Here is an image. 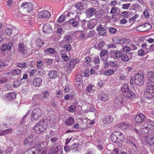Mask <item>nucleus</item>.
Listing matches in <instances>:
<instances>
[{
	"label": "nucleus",
	"instance_id": "nucleus-10",
	"mask_svg": "<svg viewBox=\"0 0 154 154\" xmlns=\"http://www.w3.org/2000/svg\"><path fill=\"white\" fill-rule=\"evenodd\" d=\"M18 51L22 55H27V50L23 43H19L18 46Z\"/></svg>",
	"mask_w": 154,
	"mask_h": 154
},
{
	"label": "nucleus",
	"instance_id": "nucleus-60",
	"mask_svg": "<svg viewBox=\"0 0 154 154\" xmlns=\"http://www.w3.org/2000/svg\"><path fill=\"white\" fill-rule=\"evenodd\" d=\"M131 50V48L130 47L126 46L123 48V52L126 53L128 52L129 51Z\"/></svg>",
	"mask_w": 154,
	"mask_h": 154
},
{
	"label": "nucleus",
	"instance_id": "nucleus-50",
	"mask_svg": "<svg viewBox=\"0 0 154 154\" xmlns=\"http://www.w3.org/2000/svg\"><path fill=\"white\" fill-rule=\"evenodd\" d=\"M114 56L117 58H120L121 56V52L120 51H117L115 52L114 53Z\"/></svg>",
	"mask_w": 154,
	"mask_h": 154
},
{
	"label": "nucleus",
	"instance_id": "nucleus-1",
	"mask_svg": "<svg viewBox=\"0 0 154 154\" xmlns=\"http://www.w3.org/2000/svg\"><path fill=\"white\" fill-rule=\"evenodd\" d=\"M47 127V122L44 120H42L34 127L35 132L37 134H40L44 132Z\"/></svg>",
	"mask_w": 154,
	"mask_h": 154
},
{
	"label": "nucleus",
	"instance_id": "nucleus-4",
	"mask_svg": "<svg viewBox=\"0 0 154 154\" xmlns=\"http://www.w3.org/2000/svg\"><path fill=\"white\" fill-rule=\"evenodd\" d=\"M80 21L79 16L76 15L74 18L69 19L67 23H68L72 27L76 28L79 26Z\"/></svg>",
	"mask_w": 154,
	"mask_h": 154
},
{
	"label": "nucleus",
	"instance_id": "nucleus-31",
	"mask_svg": "<svg viewBox=\"0 0 154 154\" xmlns=\"http://www.w3.org/2000/svg\"><path fill=\"white\" fill-rule=\"evenodd\" d=\"M74 123V120L72 117H69L65 121V123L67 125H71L73 124Z\"/></svg>",
	"mask_w": 154,
	"mask_h": 154
},
{
	"label": "nucleus",
	"instance_id": "nucleus-25",
	"mask_svg": "<svg viewBox=\"0 0 154 154\" xmlns=\"http://www.w3.org/2000/svg\"><path fill=\"white\" fill-rule=\"evenodd\" d=\"M48 76L51 79H54L57 77L58 72L55 70H52L48 73Z\"/></svg>",
	"mask_w": 154,
	"mask_h": 154
},
{
	"label": "nucleus",
	"instance_id": "nucleus-7",
	"mask_svg": "<svg viewBox=\"0 0 154 154\" xmlns=\"http://www.w3.org/2000/svg\"><path fill=\"white\" fill-rule=\"evenodd\" d=\"M21 7L23 9H25L28 12L31 11L33 9V7L31 3L24 2L21 5Z\"/></svg>",
	"mask_w": 154,
	"mask_h": 154
},
{
	"label": "nucleus",
	"instance_id": "nucleus-6",
	"mask_svg": "<svg viewBox=\"0 0 154 154\" xmlns=\"http://www.w3.org/2000/svg\"><path fill=\"white\" fill-rule=\"evenodd\" d=\"M123 103L122 98L118 96L115 99L113 103V106L117 109H119L123 106Z\"/></svg>",
	"mask_w": 154,
	"mask_h": 154
},
{
	"label": "nucleus",
	"instance_id": "nucleus-12",
	"mask_svg": "<svg viewBox=\"0 0 154 154\" xmlns=\"http://www.w3.org/2000/svg\"><path fill=\"white\" fill-rule=\"evenodd\" d=\"M43 31L46 34H50L52 32L53 30L51 26L49 24L47 23L43 26Z\"/></svg>",
	"mask_w": 154,
	"mask_h": 154
},
{
	"label": "nucleus",
	"instance_id": "nucleus-17",
	"mask_svg": "<svg viewBox=\"0 0 154 154\" xmlns=\"http://www.w3.org/2000/svg\"><path fill=\"white\" fill-rule=\"evenodd\" d=\"M34 140V135L30 134L25 139L23 143L24 145H29L32 143L33 142Z\"/></svg>",
	"mask_w": 154,
	"mask_h": 154
},
{
	"label": "nucleus",
	"instance_id": "nucleus-43",
	"mask_svg": "<svg viewBox=\"0 0 154 154\" xmlns=\"http://www.w3.org/2000/svg\"><path fill=\"white\" fill-rule=\"evenodd\" d=\"M110 66L113 67V68H117L119 67V65L117 63L115 62H110Z\"/></svg>",
	"mask_w": 154,
	"mask_h": 154
},
{
	"label": "nucleus",
	"instance_id": "nucleus-51",
	"mask_svg": "<svg viewBox=\"0 0 154 154\" xmlns=\"http://www.w3.org/2000/svg\"><path fill=\"white\" fill-rule=\"evenodd\" d=\"M139 4L137 3H136L133 4L131 6V9L133 10H135L136 9L139 8Z\"/></svg>",
	"mask_w": 154,
	"mask_h": 154
},
{
	"label": "nucleus",
	"instance_id": "nucleus-39",
	"mask_svg": "<svg viewBox=\"0 0 154 154\" xmlns=\"http://www.w3.org/2000/svg\"><path fill=\"white\" fill-rule=\"evenodd\" d=\"M7 97L8 100H12L16 98V94L14 93L10 92L9 93Z\"/></svg>",
	"mask_w": 154,
	"mask_h": 154
},
{
	"label": "nucleus",
	"instance_id": "nucleus-47",
	"mask_svg": "<svg viewBox=\"0 0 154 154\" xmlns=\"http://www.w3.org/2000/svg\"><path fill=\"white\" fill-rule=\"evenodd\" d=\"M126 143L128 144L131 146V144L133 145L134 146H136V145L135 144V142L131 139H128L126 141Z\"/></svg>",
	"mask_w": 154,
	"mask_h": 154
},
{
	"label": "nucleus",
	"instance_id": "nucleus-54",
	"mask_svg": "<svg viewBox=\"0 0 154 154\" xmlns=\"http://www.w3.org/2000/svg\"><path fill=\"white\" fill-rule=\"evenodd\" d=\"M105 43L103 41H101L98 44V47L100 49H102L105 46Z\"/></svg>",
	"mask_w": 154,
	"mask_h": 154
},
{
	"label": "nucleus",
	"instance_id": "nucleus-36",
	"mask_svg": "<svg viewBox=\"0 0 154 154\" xmlns=\"http://www.w3.org/2000/svg\"><path fill=\"white\" fill-rule=\"evenodd\" d=\"M147 77L148 78V79L152 80L154 77V71H149L147 74Z\"/></svg>",
	"mask_w": 154,
	"mask_h": 154
},
{
	"label": "nucleus",
	"instance_id": "nucleus-38",
	"mask_svg": "<svg viewBox=\"0 0 154 154\" xmlns=\"http://www.w3.org/2000/svg\"><path fill=\"white\" fill-rule=\"evenodd\" d=\"M129 90L128 86L126 83L123 84L121 87V90L123 94Z\"/></svg>",
	"mask_w": 154,
	"mask_h": 154
},
{
	"label": "nucleus",
	"instance_id": "nucleus-23",
	"mask_svg": "<svg viewBox=\"0 0 154 154\" xmlns=\"http://www.w3.org/2000/svg\"><path fill=\"white\" fill-rule=\"evenodd\" d=\"M79 143H74L70 146L71 151L73 152H79L80 150Z\"/></svg>",
	"mask_w": 154,
	"mask_h": 154
},
{
	"label": "nucleus",
	"instance_id": "nucleus-40",
	"mask_svg": "<svg viewBox=\"0 0 154 154\" xmlns=\"http://www.w3.org/2000/svg\"><path fill=\"white\" fill-rule=\"evenodd\" d=\"M17 66L19 68H26L29 66L26 64V63H17Z\"/></svg>",
	"mask_w": 154,
	"mask_h": 154
},
{
	"label": "nucleus",
	"instance_id": "nucleus-14",
	"mask_svg": "<svg viewBox=\"0 0 154 154\" xmlns=\"http://www.w3.org/2000/svg\"><path fill=\"white\" fill-rule=\"evenodd\" d=\"M96 9L94 8H90L87 9L86 11L87 17L90 18L94 15L96 13Z\"/></svg>",
	"mask_w": 154,
	"mask_h": 154
},
{
	"label": "nucleus",
	"instance_id": "nucleus-26",
	"mask_svg": "<svg viewBox=\"0 0 154 154\" xmlns=\"http://www.w3.org/2000/svg\"><path fill=\"white\" fill-rule=\"evenodd\" d=\"M94 90L93 89V86L90 84L88 85L86 87L85 91L87 94H92L94 93Z\"/></svg>",
	"mask_w": 154,
	"mask_h": 154
},
{
	"label": "nucleus",
	"instance_id": "nucleus-52",
	"mask_svg": "<svg viewBox=\"0 0 154 154\" xmlns=\"http://www.w3.org/2000/svg\"><path fill=\"white\" fill-rule=\"evenodd\" d=\"M45 61L47 65H49L51 64L53 62L52 60L50 59L46 58L45 60Z\"/></svg>",
	"mask_w": 154,
	"mask_h": 154
},
{
	"label": "nucleus",
	"instance_id": "nucleus-13",
	"mask_svg": "<svg viewBox=\"0 0 154 154\" xmlns=\"http://www.w3.org/2000/svg\"><path fill=\"white\" fill-rule=\"evenodd\" d=\"M132 57V54L131 53L122 54L121 56V60L124 62H127L130 60Z\"/></svg>",
	"mask_w": 154,
	"mask_h": 154
},
{
	"label": "nucleus",
	"instance_id": "nucleus-30",
	"mask_svg": "<svg viewBox=\"0 0 154 154\" xmlns=\"http://www.w3.org/2000/svg\"><path fill=\"white\" fill-rule=\"evenodd\" d=\"M65 50L64 49L61 50L60 53L61 54L62 58L65 61H66L69 59L68 57L66 55V53L64 52Z\"/></svg>",
	"mask_w": 154,
	"mask_h": 154
},
{
	"label": "nucleus",
	"instance_id": "nucleus-58",
	"mask_svg": "<svg viewBox=\"0 0 154 154\" xmlns=\"http://www.w3.org/2000/svg\"><path fill=\"white\" fill-rule=\"evenodd\" d=\"M145 53L144 51L142 49H140L138 51V55L140 56H142L145 54Z\"/></svg>",
	"mask_w": 154,
	"mask_h": 154
},
{
	"label": "nucleus",
	"instance_id": "nucleus-29",
	"mask_svg": "<svg viewBox=\"0 0 154 154\" xmlns=\"http://www.w3.org/2000/svg\"><path fill=\"white\" fill-rule=\"evenodd\" d=\"M84 4L83 2H79L75 5L74 8L80 10L84 9Z\"/></svg>",
	"mask_w": 154,
	"mask_h": 154
},
{
	"label": "nucleus",
	"instance_id": "nucleus-53",
	"mask_svg": "<svg viewBox=\"0 0 154 154\" xmlns=\"http://www.w3.org/2000/svg\"><path fill=\"white\" fill-rule=\"evenodd\" d=\"M43 62L41 61H38L37 63V66L38 68L41 69L42 67L43 66Z\"/></svg>",
	"mask_w": 154,
	"mask_h": 154
},
{
	"label": "nucleus",
	"instance_id": "nucleus-57",
	"mask_svg": "<svg viewBox=\"0 0 154 154\" xmlns=\"http://www.w3.org/2000/svg\"><path fill=\"white\" fill-rule=\"evenodd\" d=\"M128 126V124L124 123H122L120 125L121 128L124 129H127Z\"/></svg>",
	"mask_w": 154,
	"mask_h": 154
},
{
	"label": "nucleus",
	"instance_id": "nucleus-63",
	"mask_svg": "<svg viewBox=\"0 0 154 154\" xmlns=\"http://www.w3.org/2000/svg\"><path fill=\"white\" fill-rule=\"evenodd\" d=\"M130 3L123 4L122 5V8L123 9H128L130 6Z\"/></svg>",
	"mask_w": 154,
	"mask_h": 154
},
{
	"label": "nucleus",
	"instance_id": "nucleus-8",
	"mask_svg": "<svg viewBox=\"0 0 154 154\" xmlns=\"http://www.w3.org/2000/svg\"><path fill=\"white\" fill-rule=\"evenodd\" d=\"M42 151L40 149L36 147H31L26 151L24 154H42Z\"/></svg>",
	"mask_w": 154,
	"mask_h": 154
},
{
	"label": "nucleus",
	"instance_id": "nucleus-49",
	"mask_svg": "<svg viewBox=\"0 0 154 154\" xmlns=\"http://www.w3.org/2000/svg\"><path fill=\"white\" fill-rule=\"evenodd\" d=\"M47 51L50 54H53L55 52V50L52 48H48L45 50V51Z\"/></svg>",
	"mask_w": 154,
	"mask_h": 154
},
{
	"label": "nucleus",
	"instance_id": "nucleus-27",
	"mask_svg": "<svg viewBox=\"0 0 154 154\" xmlns=\"http://www.w3.org/2000/svg\"><path fill=\"white\" fill-rule=\"evenodd\" d=\"M114 119L111 116L105 117L103 120V122L105 124H108L111 123L113 121Z\"/></svg>",
	"mask_w": 154,
	"mask_h": 154
},
{
	"label": "nucleus",
	"instance_id": "nucleus-41",
	"mask_svg": "<svg viewBox=\"0 0 154 154\" xmlns=\"http://www.w3.org/2000/svg\"><path fill=\"white\" fill-rule=\"evenodd\" d=\"M114 73V70L112 69L106 70L105 72V74L106 76H109L112 75Z\"/></svg>",
	"mask_w": 154,
	"mask_h": 154
},
{
	"label": "nucleus",
	"instance_id": "nucleus-28",
	"mask_svg": "<svg viewBox=\"0 0 154 154\" xmlns=\"http://www.w3.org/2000/svg\"><path fill=\"white\" fill-rule=\"evenodd\" d=\"M145 141L150 146L154 145V137H148L146 138Z\"/></svg>",
	"mask_w": 154,
	"mask_h": 154
},
{
	"label": "nucleus",
	"instance_id": "nucleus-37",
	"mask_svg": "<svg viewBox=\"0 0 154 154\" xmlns=\"http://www.w3.org/2000/svg\"><path fill=\"white\" fill-rule=\"evenodd\" d=\"M54 149L51 152H55L57 151H59L60 150H62L61 146L59 144H55L53 147Z\"/></svg>",
	"mask_w": 154,
	"mask_h": 154
},
{
	"label": "nucleus",
	"instance_id": "nucleus-20",
	"mask_svg": "<svg viewBox=\"0 0 154 154\" xmlns=\"http://www.w3.org/2000/svg\"><path fill=\"white\" fill-rule=\"evenodd\" d=\"M97 98L100 100L105 101L108 100V97L107 94L103 92H100L97 95Z\"/></svg>",
	"mask_w": 154,
	"mask_h": 154
},
{
	"label": "nucleus",
	"instance_id": "nucleus-9",
	"mask_svg": "<svg viewBox=\"0 0 154 154\" xmlns=\"http://www.w3.org/2000/svg\"><path fill=\"white\" fill-rule=\"evenodd\" d=\"M142 129L144 130V131L147 132L149 131L150 133H153L154 131V126L149 123H145L142 127Z\"/></svg>",
	"mask_w": 154,
	"mask_h": 154
},
{
	"label": "nucleus",
	"instance_id": "nucleus-35",
	"mask_svg": "<svg viewBox=\"0 0 154 154\" xmlns=\"http://www.w3.org/2000/svg\"><path fill=\"white\" fill-rule=\"evenodd\" d=\"M140 26L142 27H144L145 28L144 29V31L149 30L152 27L151 25L148 23H145L143 25H141L139 26V27Z\"/></svg>",
	"mask_w": 154,
	"mask_h": 154
},
{
	"label": "nucleus",
	"instance_id": "nucleus-3",
	"mask_svg": "<svg viewBox=\"0 0 154 154\" xmlns=\"http://www.w3.org/2000/svg\"><path fill=\"white\" fill-rule=\"evenodd\" d=\"M134 82L137 85L142 86L144 84V79L143 74L137 73L134 77Z\"/></svg>",
	"mask_w": 154,
	"mask_h": 154
},
{
	"label": "nucleus",
	"instance_id": "nucleus-45",
	"mask_svg": "<svg viewBox=\"0 0 154 154\" xmlns=\"http://www.w3.org/2000/svg\"><path fill=\"white\" fill-rule=\"evenodd\" d=\"M141 46L144 50H146V52L149 51V49L151 47L150 46H148L147 44L146 43L142 44Z\"/></svg>",
	"mask_w": 154,
	"mask_h": 154
},
{
	"label": "nucleus",
	"instance_id": "nucleus-55",
	"mask_svg": "<svg viewBox=\"0 0 154 154\" xmlns=\"http://www.w3.org/2000/svg\"><path fill=\"white\" fill-rule=\"evenodd\" d=\"M6 33L8 35H10L12 32V29L10 28H6L5 30Z\"/></svg>",
	"mask_w": 154,
	"mask_h": 154
},
{
	"label": "nucleus",
	"instance_id": "nucleus-64",
	"mask_svg": "<svg viewBox=\"0 0 154 154\" xmlns=\"http://www.w3.org/2000/svg\"><path fill=\"white\" fill-rule=\"evenodd\" d=\"M48 154H62V150H59L55 152H50Z\"/></svg>",
	"mask_w": 154,
	"mask_h": 154
},
{
	"label": "nucleus",
	"instance_id": "nucleus-56",
	"mask_svg": "<svg viewBox=\"0 0 154 154\" xmlns=\"http://www.w3.org/2000/svg\"><path fill=\"white\" fill-rule=\"evenodd\" d=\"M108 51L106 50H103L100 53V55L101 57L104 56L106 55Z\"/></svg>",
	"mask_w": 154,
	"mask_h": 154
},
{
	"label": "nucleus",
	"instance_id": "nucleus-61",
	"mask_svg": "<svg viewBox=\"0 0 154 154\" xmlns=\"http://www.w3.org/2000/svg\"><path fill=\"white\" fill-rule=\"evenodd\" d=\"M21 71L18 69H14L13 70V75H18V74L20 73Z\"/></svg>",
	"mask_w": 154,
	"mask_h": 154
},
{
	"label": "nucleus",
	"instance_id": "nucleus-16",
	"mask_svg": "<svg viewBox=\"0 0 154 154\" xmlns=\"http://www.w3.org/2000/svg\"><path fill=\"white\" fill-rule=\"evenodd\" d=\"M97 23V21L96 19H93L90 20L87 23V27L91 29H93Z\"/></svg>",
	"mask_w": 154,
	"mask_h": 154
},
{
	"label": "nucleus",
	"instance_id": "nucleus-44",
	"mask_svg": "<svg viewBox=\"0 0 154 154\" xmlns=\"http://www.w3.org/2000/svg\"><path fill=\"white\" fill-rule=\"evenodd\" d=\"M36 43L37 45L40 47L42 46L44 44L43 42L39 39H37Z\"/></svg>",
	"mask_w": 154,
	"mask_h": 154
},
{
	"label": "nucleus",
	"instance_id": "nucleus-5",
	"mask_svg": "<svg viewBox=\"0 0 154 154\" xmlns=\"http://www.w3.org/2000/svg\"><path fill=\"white\" fill-rule=\"evenodd\" d=\"M42 110L39 108H36L32 112L31 116L32 121H34L39 119L42 115Z\"/></svg>",
	"mask_w": 154,
	"mask_h": 154
},
{
	"label": "nucleus",
	"instance_id": "nucleus-11",
	"mask_svg": "<svg viewBox=\"0 0 154 154\" xmlns=\"http://www.w3.org/2000/svg\"><path fill=\"white\" fill-rule=\"evenodd\" d=\"M39 18H49L51 17L50 12L47 10H42L39 12L38 14Z\"/></svg>",
	"mask_w": 154,
	"mask_h": 154
},
{
	"label": "nucleus",
	"instance_id": "nucleus-34",
	"mask_svg": "<svg viewBox=\"0 0 154 154\" xmlns=\"http://www.w3.org/2000/svg\"><path fill=\"white\" fill-rule=\"evenodd\" d=\"M43 98L42 96L40 94L34 95L32 97L33 100L37 101L42 100Z\"/></svg>",
	"mask_w": 154,
	"mask_h": 154
},
{
	"label": "nucleus",
	"instance_id": "nucleus-18",
	"mask_svg": "<svg viewBox=\"0 0 154 154\" xmlns=\"http://www.w3.org/2000/svg\"><path fill=\"white\" fill-rule=\"evenodd\" d=\"M145 118V116L143 114H139L136 116L135 118V122L137 123H141L144 121Z\"/></svg>",
	"mask_w": 154,
	"mask_h": 154
},
{
	"label": "nucleus",
	"instance_id": "nucleus-15",
	"mask_svg": "<svg viewBox=\"0 0 154 154\" xmlns=\"http://www.w3.org/2000/svg\"><path fill=\"white\" fill-rule=\"evenodd\" d=\"M144 96L148 99L152 98L154 97V90L146 89L144 93Z\"/></svg>",
	"mask_w": 154,
	"mask_h": 154
},
{
	"label": "nucleus",
	"instance_id": "nucleus-62",
	"mask_svg": "<svg viewBox=\"0 0 154 154\" xmlns=\"http://www.w3.org/2000/svg\"><path fill=\"white\" fill-rule=\"evenodd\" d=\"M75 106L74 105H72L69 107L68 109L70 112H73L75 110Z\"/></svg>",
	"mask_w": 154,
	"mask_h": 154
},
{
	"label": "nucleus",
	"instance_id": "nucleus-32",
	"mask_svg": "<svg viewBox=\"0 0 154 154\" xmlns=\"http://www.w3.org/2000/svg\"><path fill=\"white\" fill-rule=\"evenodd\" d=\"M119 44H127L131 42V40L129 39L122 38L120 37H119Z\"/></svg>",
	"mask_w": 154,
	"mask_h": 154
},
{
	"label": "nucleus",
	"instance_id": "nucleus-22",
	"mask_svg": "<svg viewBox=\"0 0 154 154\" xmlns=\"http://www.w3.org/2000/svg\"><path fill=\"white\" fill-rule=\"evenodd\" d=\"M97 30L98 31V33L101 35H106V29L105 28L102 27V25L100 24L98 27L97 29Z\"/></svg>",
	"mask_w": 154,
	"mask_h": 154
},
{
	"label": "nucleus",
	"instance_id": "nucleus-33",
	"mask_svg": "<svg viewBox=\"0 0 154 154\" xmlns=\"http://www.w3.org/2000/svg\"><path fill=\"white\" fill-rule=\"evenodd\" d=\"M12 131V129L11 128H9L3 131H2L0 133V135H5L7 134H10Z\"/></svg>",
	"mask_w": 154,
	"mask_h": 154
},
{
	"label": "nucleus",
	"instance_id": "nucleus-48",
	"mask_svg": "<svg viewBox=\"0 0 154 154\" xmlns=\"http://www.w3.org/2000/svg\"><path fill=\"white\" fill-rule=\"evenodd\" d=\"M76 80L77 82H79L80 84H82L83 83L82 77L79 75L77 76Z\"/></svg>",
	"mask_w": 154,
	"mask_h": 154
},
{
	"label": "nucleus",
	"instance_id": "nucleus-19",
	"mask_svg": "<svg viewBox=\"0 0 154 154\" xmlns=\"http://www.w3.org/2000/svg\"><path fill=\"white\" fill-rule=\"evenodd\" d=\"M125 96L126 98H130L131 99L134 98L135 95L134 92L131 91L130 90L127 91L126 92L123 94Z\"/></svg>",
	"mask_w": 154,
	"mask_h": 154
},
{
	"label": "nucleus",
	"instance_id": "nucleus-21",
	"mask_svg": "<svg viewBox=\"0 0 154 154\" xmlns=\"http://www.w3.org/2000/svg\"><path fill=\"white\" fill-rule=\"evenodd\" d=\"M146 89L154 90V82L152 80L148 79L146 83Z\"/></svg>",
	"mask_w": 154,
	"mask_h": 154
},
{
	"label": "nucleus",
	"instance_id": "nucleus-24",
	"mask_svg": "<svg viewBox=\"0 0 154 154\" xmlns=\"http://www.w3.org/2000/svg\"><path fill=\"white\" fill-rule=\"evenodd\" d=\"M42 80L40 78H37L34 79L33 81V84L34 86L39 87L42 85Z\"/></svg>",
	"mask_w": 154,
	"mask_h": 154
},
{
	"label": "nucleus",
	"instance_id": "nucleus-46",
	"mask_svg": "<svg viewBox=\"0 0 154 154\" xmlns=\"http://www.w3.org/2000/svg\"><path fill=\"white\" fill-rule=\"evenodd\" d=\"M109 32L111 34H114L116 33L117 30L116 28L113 27H110L109 29Z\"/></svg>",
	"mask_w": 154,
	"mask_h": 154
},
{
	"label": "nucleus",
	"instance_id": "nucleus-42",
	"mask_svg": "<svg viewBox=\"0 0 154 154\" xmlns=\"http://www.w3.org/2000/svg\"><path fill=\"white\" fill-rule=\"evenodd\" d=\"M64 39L67 42L70 43L72 41V36L69 35H66L64 37Z\"/></svg>",
	"mask_w": 154,
	"mask_h": 154
},
{
	"label": "nucleus",
	"instance_id": "nucleus-2",
	"mask_svg": "<svg viewBox=\"0 0 154 154\" xmlns=\"http://www.w3.org/2000/svg\"><path fill=\"white\" fill-rule=\"evenodd\" d=\"M111 138L113 142L119 143L124 140V137L123 134L121 132L116 131L112 133Z\"/></svg>",
	"mask_w": 154,
	"mask_h": 154
},
{
	"label": "nucleus",
	"instance_id": "nucleus-59",
	"mask_svg": "<svg viewBox=\"0 0 154 154\" xmlns=\"http://www.w3.org/2000/svg\"><path fill=\"white\" fill-rule=\"evenodd\" d=\"M121 14L122 16H123V17L125 18L127 17L129 15V13L127 11L122 12L121 13Z\"/></svg>",
	"mask_w": 154,
	"mask_h": 154
}]
</instances>
